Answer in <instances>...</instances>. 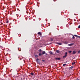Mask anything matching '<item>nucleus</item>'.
Segmentation results:
<instances>
[{
    "mask_svg": "<svg viewBox=\"0 0 80 80\" xmlns=\"http://www.w3.org/2000/svg\"><path fill=\"white\" fill-rule=\"evenodd\" d=\"M77 53V52L76 51H73L72 53L73 54H75Z\"/></svg>",
    "mask_w": 80,
    "mask_h": 80,
    "instance_id": "obj_5",
    "label": "nucleus"
},
{
    "mask_svg": "<svg viewBox=\"0 0 80 80\" xmlns=\"http://www.w3.org/2000/svg\"><path fill=\"white\" fill-rule=\"evenodd\" d=\"M8 21L6 22V23H8Z\"/></svg>",
    "mask_w": 80,
    "mask_h": 80,
    "instance_id": "obj_27",
    "label": "nucleus"
},
{
    "mask_svg": "<svg viewBox=\"0 0 80 80\" xmlns=\"http://www.w3.org/2000/svg\"><path fill=\"white\" fill-rule=\"evenodd\" d=\"M74 36H75V37H77H77L78 36L77 35H74Z\"/></svg>",
    "mask_w": 80,
    "mask_h": 80,
    "instance_id": "obj_16",
    "label": "nucleus"
},
{
    "mask_svg": "<svg viewBox=\"0 0 80 80\" xmlns=\"http://www.w3.org/2000/svg\"><path fill=\"white\" fill-rule=\"evenodd\" d=\"M67 54H68V52H66L65 54V55L63 56L62 58H66L67 56Z\"/></svg>",
    "mask_w": 80,
    "mask_h": 80,
    "instance_id": "obj_1",
    "label": "nucleus"
},
{
    "mask_svg": "<svg viewBox=\"0 0 80 80\" xmlns=\"http://www.w3.org/2000/svg\"><path fill=\"white\" fill-rule=\"evenodd\" d=\"M40 51V52H41V51H40H40Z\"/></svg>",
    "mask_w": 80,
    "mask_h": 80,
    "instance_id": "obj_31",
    "label": "nucleus"
},
{
    "mask_svg": "<svg viewBox=\"0 0 80 80\" xmlns=\"http://www.w3.org/2000/svg\"><path fill=\"white\" fill-rule=\"evenodd\" d=\"M74 36V35H72V38H73V39H75V37Z\"/></svg>",
    "mask_w": 80,
    "mask_h": 80,
    "instance_id": "obj_12",
    "label": "nucleus"
},
{
    "mask_svg": "<svg viewBox=\"0 0 80 80\" xmlns=\"http://www.w3.org/2000/svg\"><path fill=\"white\" fill-rule=\"evenodd\" d=\"M36 60H37V62L38 63V64H39V63H40V61H38V60H40V59H38V58H37L36 59Z\"/></svg>",
    "mask_w": 80,
    "mask_h": 80,
    "instance_id": "obj_2",
    "label": "nucleus"
},
{
    "mask_svg": "<svg viewBox=\"0 0 80 80\" xmlns=\"http://www.w3.org/2000/svg\"><path fill=\"white\" fill-rule=\"evenodd\" d=\"M56 52H57V53H59L60 52V51H59L58 50H57L56 51Z\"/></svg>",
    "mask_w": 80,
    "mask_h": 80,
    "instance_id": "obj_17",
    "label": "nucleus"
},
{
    "mask_svg": "<svg viewBox=\"0 0 80 80\" xmlns=\"http://www.w3.org/2000/svg\"><path fill=\"white\" fill-rule=\"evenodd\" d=\"M76 63V62H73L72 63V65H74V64H75V63Z\"/></svg>",
    "mask_w": 80,
    "mask_h": 80,
    "instance_id": "obj_9",
    "label": "nucleus"
},
{
    "mask_svg": "<svg viewBox=\"0 0 80 80\" xmlns=\"http://www.w3.org/2000/svg\"><path fill=\"white\" fill-rule=\"evenodd\" d=\"M78 28H80V25H79L78 26Z\"/></svg>",
    "mask_w": 80,
    "mask_h": 80,
    "instance_id": "obj_23",
    "label": "nucleus"
},
{
    "mask_svg": "<svg viewBox=\"0 0 80 80\" xmlns=\"http://www.w3.org/2000/svg\"><path fill=\"white\" fill-rule=\"evenodd\" d=\"M68 43V42L66 41V42H64V43H65L66 44H67Z\"/></svg>",
    "mask_w": 80,
    "mask_h": 80,
    "instance_id": "obj_11",
    "label": "nucleus"
},
{
    "mask_svg": "<svg viewBox=\"0 0 80 80\" xmlns=\"http://www.w3.org/2000/svg\"><path fill=\"white\" fill-rule=\"evenodd\" d=\"M45 54L46 55H48L47 53H45Z\"/></svg>",
    "mask_w": 80,
    "mask_h": 80,
    "instance_id": "obj_25",
    "label": "nucleus"
},
{
    "mask_svg": "<svg viewBox=\"0 0 80 80\" xmlns=\"http://www.w3.org/2000/svg\"><path fill=\"white\" fill-rule=\"evenodd\" d=\"M77 38H80V36H78Z\"/></svg>",
    "mask_w": 80,
    "mask_h": 80,
    "instance_id": "obj_21",
    "label": "nucleus"
},
{
    "mask_svg": "<svg viewBox=\"0 0 80 80\" xmlns=\"http://www.w3.org/2000/svg\"><path fill=\"white\" fill-rule=\"evenodd\" d=\"M42 53H40L39 54V56H41V55H42Z\"/></svg>",
    "mask_w": 80,
    "mask_h": 80,
    "instance_id": "obj_14",
    "label": "nucleus"
},
{
    "mask_svg": "<svg viewBox=\"0 0 80 80\" xmlns=\"http://www.w3.org/2000/svg\"><path fill=\"white\" fill-rule=\"evenodd\" d=\"M40 50H41V49H40Z\"/></svg>",
    "mask_w": 80,
    "mask_h": 80,
    "instance_id": "obj_30",
    "label": "nucleus"
},
{
    "mask_svg": "<svg viewBox=\"0 0 80 80\" xmlns=\"http://www.w3.org/2000/svg\"><path fill=\"white\" fill-rule=\"evenodd\" d=\"M2 24H3V23H2Z\"/></svg>",
    "mask_w": 80,
    "mask_h": 80,
    "instance_id": "obj_33",
    "label": "nucleus"
},
{
    "mask_svg": "<svg viewBox=\"0 0 80 80\" xmlns=\"http://www.w3.org/2000/svg\"><path fill=\"white\" fill-rule=\"evenodd\" d=\"M72 52V51H70L68 52L70 53Z\"/></svg>",
    "mask_w": 80,
    "mask_h": 80,
    "instance_id": "obj_20",
    "label": "nucleus"
},
{
    "mask_svg": "<svg viewBox=\"0 0 80 80\" xmlns=\"http://www.w3.org/2000/svg\"><path fill=\"white\" fill-rule=\"evenodd\" d=\"M74 43H71L68 44V46H72L73 45Z\"/></svg>",
    "mask_w": 80,
    "mask_h": 80,
    "instance_id": "obj_3",
    "label": "nucleus"
},
{
    "mask_svg": "<svg viewBox=\"0 0 80 80\" xmlns=\"http://www.w3.org/2000/svg\"><path fill=\"white\" fill-rule=\"evenodd\" d=\"M57 44H58V45H62V43H57Z\"/></svg>",
    "mask_w": 80,
    "mask_h": 80,
    "instance_id": "obj_7",
    "label": "nucleus"
},
{
    "mask_svg": "<svg viewBox=\"0 0 80 80\" xmlns=\"http://www.w3.org/2000/svg\"><path fill=\"white\" fill-rule=\"evenodd\" d=\"M73 68V66H72V67H70V68H71V69H72V68Z\"/></svg>",
    "mask_w": 80,
    "mask_h": 80,
    "instance_id": "obj_18",
    "label": "nucleus"
},
{
    "mask_svg": "<svg viewBox=\"0 0 80 80\" xmlns=\"http://www.w3.org/2000/svg\"><path fill=\"white\" fill-rule=\"evenodd\" d=\"M78 53H80V50H79V51L78 52Z\"/></svg>",
    "mask_w": 80,
    "mask_h": 80,
    "instance_id": "obj_22",
    "label": "nucleus"
},
{
    "mask_svg": "<svg viewBox=\"0 0 80 80\" xmlns=\"http://www.w3.org/2000/svg\"><path fill=\"white\" fill-rule=\"evenodd\" d=\"M45 51H43L42 52V54L43 55L45 54Z\"/></svg>",
    "mask_w": 80,
    "mask_h": 80,
    "instance_id": "obj_10",
    "label": "nucleus"
},
{
    "mask_svg": "<svg viewBox=\"0 0 80 80\" xmlns=\"http://www.w3.org/2000/svg\"><path fill=\"white\" fill-rule=\"evenodd\" d=\"M42 61L43 62H45V60H42Z\"/></svg>",
    "mask_w": 80,
    "mask_h": 80,
    "instance_id": "obj_26",
    "label": "nucleus"
},
{
    "mask_svg": "<svg viewBox=\"0 0 80 80\" xmlns=\"http://www.w3.org/2000/svg\"><path fill=\"white\" fill-rule=\"evenodd\" d=\"M50 44H48V45H49Z\"/></svg>",
    "mask_w": 80,
    "mask_h": 80,
    "instance_id": "obj_32",
    "label": "nucleus"
},
{
    "mask_svg": "<svg viewBox=\"0 0 80 80\" xmlns=\"http://www.w3.org/2000/svg\"><path fill=\"white\" fill-rule=\"evenodd\" d=\"M38 35H41V34H42V33H41V32H38Z\"/></svg>",
    "mask_w": 80,
    "mask_h": 80,
    "instance_id": "obj_6",
    "label": "nucleus"
},
{
    "mask_svg": "<svg viewBox=\"0 0 80 80\" xmlns=\"http://www.w3.org/2000/svg\"><path fill=\"white\" fill-rule=\"evenodd\" d=\"M51 42H52L53 41V38H51Z\"/></svg>",
    "mask_w": 80,
    "mask_h": 80,
    "instance_id": "obj_19",
    "label": "nucleus"
},
{
    "mask_svg": "<svg viewBox=\"0 0 80 80\" xmlns=\"http://www.w3.org/2000/svg\"><path fill=\"white\" fill-rule=\"evenodd\" d=\"M77 80H80V79H77Z\"/></svg>",
    "mask_w": 80,
    "mask_h": 80,
    "instance_id": "obj_29",
    "label": "nucleus"
},
{
    "mask_svg": "<svg viewBox=\"0 0 80 80\" xmlns=\"http://www.w3.org/2000/svg\"><path fill=\"white\" fill-rule=\"evenodd\" d=\"M49 53H50V54H51V55H53V54L51 51L49 52Z\"/></svg>",
    "mask_w": 80,
    "mask_h": 80,
    "instance_id": "obj_8",
    "label": "nucleus"
},
{
    "mask_svg": "<svg viewBox=\"0 0 80 80\" xmlns=\"http://www.w3.org/2000/svg\"><path fill=\"white\" fill-rule=\"evenodd\" d=\"M35 57H37V58L38 57V55H36L35 56Z\"/></svg>",
    "mask_w": 80,
    "mask_h": 80,
    "instance_id": "obj_24",
    "label": "nucleus"
},
{
    "mask_svg": "<svg viewBox=\"0 0 80 80\" xmlns=\"http://www.w3.org/2000/svg\"><path fill=\"white\" fill-rule=\"evenodd\" d=\"M66 65V64H63L62 66H63V67H65Z\"/></svg>",
    "mask_w": 80,
    "mask_h": 80,
    "instance_id": "obj_15",
    "label": "nucleus"
},
{
    "mask_svg": "<svg viewBox=\"0 0 80 80\" xmlns=\"http://www.w3.org/2000/svg\"><path fill=\"white\" fill-rule=\"evenodd\" d=\"M55 59L56 60H60L61 59V58H56Z\"/></svg>",
    "mask_w": 80,
    "mask_h": 80,
    "instance_id": "obj_4",
    "label": "nucleus"
},
{
    "mask_svg": "<svg viewBox=\"0 0 80 80\" xmlns=\"http://www.w3.org/2000/svg\"><path fill=\"white\" fill-rule=\"evenodd\" d=\"M5 27H7V25H4Z\"/></svg>",
    "mask_w": 80,
    "mask_h": 80,
    "instance_id": "obj_28",
    "label": "nucleus"
},
{
    "mask_svg": "<svg viewBox=\"0 0 80 80\" xmlns=\"http://www.w3.org/2000/svg\"><path fill=\"white\" fill-rule=\"evenodd\" d=\"M30 75H34V74H33V72H31V73H30Z\"/></svg>",
    "mask_w": 80,
    "mask_h": 80,
    "instance_id": "obj_13",
    "label": "nucleus"
}]
</instances>
